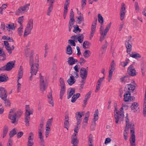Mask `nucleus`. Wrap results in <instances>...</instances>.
Wrapping results in <instances>:
<instances>
[{
  "instance_id": "19",
  "label": "nucleus",
  "mask_w": 146,
  "mask_h": 146,
  "mask_svg": "<svg viewBox=\"0 0 146 146\" xmlns=\"http://www.w3.org/2000/svg\"><path fill=\"white\" fill-rule=\"evenodd\" d=\"M47 98L48 99V103L52 105V106H54V103L53 102V101L52 100V90H51L50 93L48 94L47 95Z\"/></svg>"
},
{
  "instance_id": "62",
  "label": "nucleus",
  "mask_w": 146,
  "mask_h": 146,
  "mask_svg": "<svg viewBox=\"0 0 146 146\" xmlns=\"http://www.w3.org/2000/svg\"><path fill=\"white\" fill-rule=\"evenodd\" d=\"M43 131L41 129H39V131H38L39 135L38 138L39 139L43 138V136L42 135Z\"/></svg>"
},
{
  "instance_id": "13",
  "label": "nucleus",
  "mask_w": 146,
  "mask_h": 146,
  "mask_svg": "<svg viewBox=\"0 0 146 146\" xmlns=\"http://www.w3.org/2000/svg\"><path fill=\"white\" fill-rule=\"evenodd\" d=\"M84 112H77L75 113V117L77 120V123H78V126L80 124L82 121V117L84 115Z\"/></svg>"
},
{
  "instance_id": "32",
  "label": "nucleus",
  "mask_w": 146,
  "mask_h": 146,
  "mask_svg": "<svg viewBox=\"0 0 146 146\" xmlns=\"http://www.w3.org/2000/svg\"><path fill=\"white\" fill-rule=\"evenodd\" d=\"M8 130V127L7 125H5L3 127V137H4L6 135Z\"/></svg>"
},
{
  "instance_id": "29",
  "label": "nucleus",
  "mask_w": 146,
  "mask_h": 146,
  "mask_svg": "<svg viewBox=\"0 0 146 146\" xmlns=\"http://www.w3.org/2000/svg\"><path fill=\"white\" fill-rule=\"evenodd\" d=\"M91 53L89 50H86L83 53V55L85 58H87L90 55Z\"/></svg>"
},
{
  "instance_id": "12",
  "label": "nucleus",
  "mask_w": 146,
  "mask_h": 146,
  "mask_svg": "<svg viewBox=\"0 0 146 146\" xmlns=\"http://www.w3.org/2000/svg\"><path fill=\"white\" fill-rule=\"evenodd\" d=\"M131 92L129 91H127L124 96V100L125 102H127L129 101H131L133 100L135 98L131 96Z\"/></svg>"
},
{
  "instance_id": "24",
  "label": "nucleus",
  "mask_w": 146,
  "mask_h": 146,
  "mask_svg": "<svg viewBox=\"0 0 146 146\" xmlns=\"http://www.w3.org/2000/svg\"><path fill=\"white\" fill-rule=\"evenodd\" d=\"M121 82L123 84L128 83L129 82V78L128 76H125L121 77L120 79Z\"/></svg>"
},
{
  "instance_id": "3",
  "label": "nucleus",
  "mask_w": 146,
  "mask_h": 146,
  "mask_svg": "<svg viewBox=\"0 0 146 146\" xmlns=\"http://www.w3.org/2000/svg\"><path fill=\"white\" fill-rule=\"evenodd\" d=\"M25 122L26 126H29L30 119V116L33 114V110L32 109L30 108L29 106V105H26L25 106Z\"/></svg>"
},
{
  "instance_id": "9",
  "label": "nucleus",
  "mask_w": 146,
  "mask_h": 146,
  "mask_svg": "<svg viewBox=\"0 0 146 146\" xmlns=\"http://www.w3.org/2000/svg\"><path fill=\"white\" fill-rule=\"evenodd\" d=\"M124 116L123 107L120 109V111L116 112V114H115L114 117L115 122L118 123L119 122V119L121 117H122Z\"/></svg>"
},
{
  "instance_id": "2",
  "label": "nucleus",
  "mask_w": 146,
  "mask_h": 146,
  "mask_svg": "<svg viewBox=\"0 0 146 146\" xmlns=\"http://www.w3.org/2000/svg\"><path fill=\"white\" fill-rule=\"evenodd\" d=\"M33 59V56H30L29 60V64L31 66L30 72L32 75H36L38 71L39 65L37 63H36V62H38V61H36L34 63Z\"/></svg>"
},
{
  "instance_id": "49",
  "label": "nucleus",
  "mask_w": 146,
  "mask_h": 146,
  "mask_svg": "<svg viewBox=\"0 0 146 146\" xmlns=\"http://www.w3.org/2000/svg\"><path fill=\"white\" fill-rule=\"evenodd\" d=\"M114 70H112L110 69L109 70V76H108V81L110 82L112 76L113 75V72Z\"/></svg>"
},
{
  "instance_id": "28",
  "label": "nucleus",
  "mask_w": 146,
  "mask_h": 146,
  "mask_svg": "<svg viewBox=\"0 0 146 146\" xmlns=\"http://www.w3.org/2000/svg\"><path fill=\"white\" fill-rule=\"evenodd\" d=\"M30 5V4L29 3L26 4L24 6L21 7V8L24 13L27 12L29 9Z\"/></svg>"
},
{
  "instance_id": "22",
  "label": "nucleus",
  "mask_w": 146,
  "mask_h": 146,
  "mask_svg": "<svg viewBox=\"0 0 146 146\" xmlns=\"http://www.w3.org/2000/svg\"><path fill=\"white\" fill-rule=\"evenodd\" d=\"M98 109H97L95 110L94 115V118L93 119V121H94V126H95L96 125V121L98 119Z\"/></svg>"
},
{
  "instance_id": "18",
  "label": "nucleus",
  "mask_w": 146,
  "mask_h": 146,
  "mask_svg": "<svg viewBox=\"0 0 146 146\" xmlns=\"http://www.w3.org/2000/svg\"><path fill=\"white\" fill-rule=\"evenodd\" d=\"M135 89V86L131 84H127L125 88V90H128L129 91L133 92Z\"/></svg>"
},
{
  "instance_id": "33",
  "label": "nucleus",
  "mask_w": 146,
  "mask_h": 146,
  "mask_svg": "<svg viewBox=\"0 0 146 146\" xmlns=\"http://www.w3.org/2000/svg\"><path fill=\"white\" fill-rule=\"evenodd\" d=\"M129 62V60L128 58H127L125 60V61L122 62H121V65L122 67H125L127 65Z\"/></svg>"
},
{
  "instance_id": "43",
  "label": "nucleus",
  "mask_w": 146,
  "mask_h": 146,
  "mask_svg": "<svg viewBox=\"0 0 146 146\" xmlns=\"http://www.w3.org/2000/svg\"><path fill=\"white\" fill-rule=\"evenodd\" d=\"M65 88H61L60 94V98L62 99L63 96L65 93Z\"/></svg>"
},
{
  "instance_id": "35",
  "label": "nucleus",
  "mask_w": 146,
  "mask_h": 146,
  "mask_svg": "<svg viewBox=\"0 0 146 146\" xmlns=\"http://www.w3.org/2000/svg\"><path fill=\"white\" fill-rule=\"evenodd\" d=\"M17 133V129L14 128L11 131L9 134L10 138H11V137H13Z\"/></svg>"
},
{
  "instance_id": "55",
  "label": "nucleus",
  "mask_w": 146,
  "mask_h": 146,
  "mask_svg": "<svg viewBox=\"0 0 146 146\" xmlns=\"http://www.w3.org/2000/svg\"><path fill=\"white\" fill-rule=\"evenodd\" d=\"M78 140L77 139L76 137H72L71 143L72 144H77L78 142Z\"/></svg>"
},
{
  "instance_id": "5",
  "label": "nucleus",
  "mask_w": 146,
  "mask_h": 146,
  "mask_svg": "<svg viewBox=\"0 0 146 146\" xmlns=\"http://www.w3.org/2000/svg\"><path fill=\"white\" fill-rule=\"evenodd\" d=\"M53 119H48L46 123V125L45 131V132L46 137L47 138L48 136V134L51 131V127Z\"/></svg>"
},
{
  "instance_id": "51",
  "label": "nucleus",
  "mask_w": 146,
  "mask_h": 146,
  "mask_svg": "<svg viewBox=\"0 0 146 146\" xmlns=\"http://www.w3.org/2000/svg\"><path fill=\"white\" fill-rule=\"evenodd\" d=\"M23 20L24 18L23 16L20 17L18 18L17 22L20 25V26H21V25H23L22 23L23 22Z\"/></svg>"
},
{
  "instance_id": "48",
  "label": "nucleus",
  "mask_w": 146,
  "mask_h": 146,
  "mask_svg": "<svg viewBox=\"0 0 146 146\" xmlns=\"http://www.w3.org/2000/svg\"><path fill=\"white\" fill-rule=\"evenodd\" d=\"M128 129H129L125 128V129L123 132V135L124 136V139L125 140H127L128 134L127 131L128 130Z\"/></svg>"
},
{
  "instance_id": "56",
  "label": "nucleus",
  "mask_w": 146,
  "mask_h": 146,
  "mask_svg": "<svg viewBox=\"0 0 146 146\" xmlns=\"http://www.w3.org/2000/svg\"><path fill=\"white\" fill-rule=\"evenodd\" d=\"M115 62L114 60H113L111 64V67L110 69L112 70H114L115 69Z\"/></svg>"
},
{
  "instance_id": "64",
  "label": "nucleus",
  "mask_w": 146,
  "mask_h": 146,
  "mask_svg": "<svg viewBox=\"0 0 146 146\" xmlns=\"http://www.w3.org/2000/svg\"><path fill=\"white\" fill-rule=\"evenodd\" d=\"M33 140H28L27 146H33L34 143Z\"/></svg>"
},
{
  "instance_id": "15",
  "label": "nucleus",
  "mask_w": 146,
  "mask_h": 146,
  "mask_svg": "<svg viewBox=\"0 0 146 146\" xmlns=\"http://www.w3.org/2000/svg\"><path fill=\"white\" fill-rule=\"evenodd\" d=\"M125 12V4L123 3H122L121 7L120 13V20L121 21H122L124 18Z\"/></svg>"
},
{
  "instance_id": "60",
  "label": "nucleus",
  "mask_w": 146,
  "mask_h": 146,
  "mask_svg": "<svg viewBox=\"0 0 146 146\" xmlns=\"http://www.w3.org/2000/svg\"><path fill=\"white\" fill-rule=\"evenodd\" d=\"M86 82V80H82L81 81V84H80V90H81L83 88L84 86V84Z\"/></svg>"
},
{
  "instance_id": "57",
  "label": "nucleus",
  "mask_w": 146,
  "mask_h": 146,
  "mask_svg": "<svg viewBox=\"0 0 146 146\" xmlns=\"http://www.w3.org/2000/svg\"><path fill=\"white\" fill-rule=\"evenodd\" d=\"M86 62V60L84 58H80L79 62L81 65H83Z\"/></svg>"
},
{
  "instance_id": "30",
  "label": "nucleus",
  "mask_w": 146,
  "mask_h": 146,
  "mask_svg": "<svg viewBox=\"0 0 146 146\" xmlns=\"http://www.w3.org/2000/svg\"><path fill=\"white\" fill-rule=\"evenodd\" d=\"M130 56L136 59L140 58L141 57V55L138 53H134L130 54Z\"/></svg>"
},
{
  "instance_id": "10",
  "label": "nucleus",
  "mask_w": 146,
  "mask_h": 146,
  "mask_svg": "<svg viewBox=\"0 0 146 146\" xmlns=\"http://www.w3.org/2000/svg\"><path fill=\"white\" fill-rule=\"evenodd\" d=\"M88 75V70L84 68H81L80 72V75L82 80H86Z\"/></svg>"
},
{
  "instance_id": "20",
  "label": "nucleus",
  "mask_w": 146,
  "mask_h": 146,
  "mask_svg": "<svg viewBox=\"0 0 146 146\" xmlns=\"http://www.w3.org/2000/svg\"><path fill=\"white\" fill-rule=\"evenodd\" d=\"M67 62L68 64L70 65L74 64L75 62H78L76 59L72 57H69L68 59Z\"/></svg>"
},
{
  "instance_id": "58",
  "label": "nucleus",
  "mask_w": 146,
  "mask_h": 146,
  "mask_svg": "<svg viewBox=\"0 0 146 146\" xmlns=\"http://www.w3.org/2000/svg\"><path fill=\"white\" fill-rule=\"evenodd\" d=\"M92 139L90 135V136L88 139V145L89 146H93L92 144Z\"/></svg>"
},
{
  "instance_id": "14",
  "label": "nucleus",
  "mask_w": 146,
  "mask_h": 146,
  "mask_svg": "<svg viewBox=\"0 0 146 146\" xmlns=\"http://www.w3.org/2000/svg\"><path fill=\"white\" fill-rule=\"evenodd\" d=\"M7 96V91L3 88L0 87V97L2 100H5Z\"/></svg>"
},
{
  "instance_id": "8",
  "label": "nucleus",
  "mask_w": 146,
  "mask_h": 146,
  "mask_svg": "<svg viewBox=\"0 0 146 146\" xmlns=\"http://www.w3.org/2000/svg\"><path fill=\"white\" fill-rule=\"evenodd\" d=\"M132 39L131 36H129L125 42V44L127 49V52H130L132 50L131 43Z\"/></svg>"
},
{
  "instance_id": "45",
  "label": "nucleus",
  "mask_w": 146,
  "mask_h": 146,
  "mask_svg": "<svg viewBox=\"0 0 146 146\" xmlns=\"http://www.w3.org/2000/svg\"><path fill=\"white\" fill-rule=\"evenodd\" d=\"M78 73V72L75 71L72 72L71 76L72 77L74 78H77L79 76V75Z\"/></svg>"
},
{
  "instance_id": "50",
  "label": "nucleus",
  "mask_w": 146,
  "mask_h": 146,
  "mask_svg": "<svg viewBox=\"0 0 146 146\" xmlns=\"http://www.w3.org/2000/svg\"><path fill=\"white\" fill-rule=\"evenodd\" d=\"M111 23H110L108 24L105 29V30L104 31V33H105V34H107V33L109 31V29L110 28L111 26Z\"/></svg>"
},
{
  "instance_id": "6",
  "label": "nucleus",
  "mask_w": 146,
  "mask_h": 146,
  "mask_svg": "<svg viewBox=\"0 0 146 146\" xmlns=\"http://www.w3.org/2000/svg\"><path fill=\"white\" fill-rule=\"evenodd\" d=\"M15 62L13 61H10L8 62L5 66L2 67L0 70L2 71H10L14 66Z\"/></svg>"
},
{
  "instance_id": "21",
  "label": "nucleus",
  "mask_w": 146,
  "mask_h": 146,
  "mask_svg": "<svg viewBox=\"0 0 146 146\" xmlns=\"http://www.w3.org/2000/svg\"><path fill=\"white\" fill-rule=\"evenodd\" d=\"M55 0H54L52 3H51L49 1H47L48 3L50 4L47 13V15H48L49 16L50 15V13L52 10L53 3L54 2Z\"/></svg>"
},
{
  "instance_id": "37",
  "label": "nucleus",
  "mask_w": 146,
  "mask_h": 146,
  "mask_svg": "<svg viewBox=\"0 0 146 146\" xmlns=\"http://www.w3.org/2000/svg\"><path fill=\"white\" fill-rule=\"evenodd\" d=\"M90 45V43L88 41H85L83 44V47L84 48L86 49L88 48L89 46Z\"/></svg>"
},
{
  "instance_id": "59",
  "label": "nucleus",
  "mask_w": 146,
  "mask_h": 146,
  "mask_svg": "<svg viewBox=\"0 0 146 146\" xmlns=\"http://www.w3.org/2000/svg\"><path fill=\"white\" fill-rule=\"evenodd\" d=\"M98 21H99V22L101 23H102L103 22V17L99 14H98Z\"/></svg>"
},
{
  "instance_id": "39",
  "label": "nucleus",
  "mask_w": 146,
  "mask_h": 146,
  "mask_svg": "<svg viewBox=\"0 0 146 146\" xmlns=\"http://www.w3.org/2000/svg\"><path fill=\"white\" fill-rule=\"evenodd\" d=\"M21 7H19L16 11L15 14L16 15H19L23 14L24 13Z\"/></svg>"
},
{
  "instance_id": "52",
  "label": "nucleus",
  "mask_w": 146,
  "mask_h": 146,
  "mask_svg": "<svg viewBox=\"0 0 146 146\" xmlns=\"http://www.w3.org/2000/svg\"><path fill=\"white\" fill-rule=\"evenodd\" d=\"M73 27L74 28V29L73 31V32L74 33H76V32L77 31H79V32H80L81 31V29L79 28L78 26L77 25H74L73 26Z\"/></svg>"
},
{
  "instance_id": "16",
  "label": "nucleus",
  "mask_w": 146,
  "mask_h": 146,
  "mask_svg": "<svg viewBox=\"0 0 146 146\" xmlns=\"http://www.w3.org/2000/svg\"><path fill=\"white\" fill-rule=\"evenodd\" d=\"M127 72L129 75L132 76H134L136 75L135 70L131 65L128 68Z\"/></svg>"
},
{
  "instance_id": "42",
  "label": "nucleus",
  "mask_w": 146,
  "mask_h": 146,
  "mask_svg": "<svg viewBox=\"0 0 146 146\" xmlns=\"http://www.w3.org/2000/svg\"><path fill=\"white\" fill-rule=\"evenodd\" d=\"M5 101V105L6 107H9L11 106L10 101L9 99L6 98L5 100H3Z\"/></svg>"
},
{
  "instance_id": "27",
  "label": "nucleus",
  "mask_w": 146,
  "mask_h": 146,
  "mask_svg": "<svg viewBox=\"0 0 146 146\" xmlns=\"http://www.w3.org/2000/svg\"><path fill=\"white\" fill-rule=\"evenodd\" d=\"M66 52L67 54L69 55H71L72 54V48L70 45L67 46Z\"/></svg>"
},
{
  "instance_id": "17",
  "label": "nucleus",
  "mask_w": 146,
  "mask_h": 146,
  "mask_svg": "<svg viewBox=\"0 0 146 146\" xmlns=\"http://www.w3.org/2000/svg\"><path fill=\"white\" fill-rule=\"evenodd\" d=\"M131 107L132 110L135 113H137L139 111L138 105L137 102H134L132 103Z\"/></svg>"
},
{
  "instance_id": "46",
  "label": "nucleus",
  "mask_w": 146,
  "mask_h": 146,
  "mask_svg": "<svg viewBox=\"0 0 146 146\" xmlns=\"http://www.w3.org/2000/svg\"><path fill=\"white\" fill-rule=\"evenodd\" d=\"M100 34L101 35V36L100 37V41L102 42L105 38V36L106 34L105 35V33H104V31H101L100 32Z\"/></svg>"
},
{
  "instance_id": "54",
  "label": "nucleus",
  "mask_w": 146,
  "mask_h": 146,
  "mask_svg": "<svg viewBox=\"0 0 146 146\" xmlns=\"http://www.w3.org/2000/svg\"><path fill=\"white\" fill-rule=\"evenodd\" d=\"M21 88V84L19 83V80H17V93H19Z\"/></svg>"
},
{
  "instance_id": "25",
  "label": "nucleus",
  "mask_w": 146,
  "mask_h": 146,
  "mask_svg": "<svg viewBox=\"0 0 146 146\" xmlns=\"http://www.w3.org/2000/svg\"><path fill=\"white\" fill-rule=\"evenodd\" d=\"M131 140H130V143L131 146H135V135L134 134H133L131 135Z\"/></svg>"
},
{
  "instance_id": "26",
  "label": "nucleus",
  "mask_w": 146,
  "mask_h": 146,
  "mask_svg": "<svg viewBox=\"0 0 146 146\" xmlns=\"http://www.w3.org/2000/svg\"><path fill=\"white\" fill-rule=\"evenodd\" d=\"M76 81V80L75 79L70 76L67 80V82L69 85H72L75 83Z\"/></svg>"
},
{
  "instance_id": "4",
  "label": "nucleus",
  "mask_w": 146,
  "mask_h": 146,
  "mask_svg": "<svg viewBox=\"0 0 146 146\" xmlns=\"http://www.w3.org/2000/svg\"><path fill=\"white\" fill-rule=\"evenodd\" d=\"M33 20L32 19H30L25 30L24 35V36H26L30 34L31 31L33 28Z\"/></svg>"
},
{
  "instance_id": "47",
  "label": "nucleus",
  "mask_w": 146,
  "mask_h": 146,
  "mask_svg": "<svg viewBox=\"0 0 146 146\" xmlns=\"http://www.w3.org/2000/svg\"><path fill=\"white\" fill-rule=\"evenodd\" d=\"M59 81L61 88H65V84L63 79L62 78H60Z\"/></svg>"
},
{
  "instance_id": "7",
  "label": "nucleus",
  "mask_w": 146,
  "mask_h": 146,
  "mask_svg": "<svg viewBox=\"0 0 146 146\" xmlns=\"http://www.w3.org/2000/svg\"><path fill=\"white\" fill-rule=\"evenodd\" d=\"M40 88L41 91L43 92L46 90L47 84L46 81L43 80V77L42 76H40Z\"/></svg>"
},
{
  "instance_id": "31",
  "label": "nucleus",
  "mask_w": 146,
  "mask_h": 146,
  "mask_svg": "<svg viewBox=\"0 0 146 146\" xmlns=\"http://www.w3.org/2000/svg\"><path fill=\"white\" fill-rule=\"evenodd\" d=\"M128 114H126V117L125 118V120L126 123V126L125 128L129 129V120L128 117Z\"/></svg>"
},
{
  "instance_id": "34",
  "label": "nucleus",
  "mask_w": 146,
  "mask_h": 146,
  "mask_svg": "<svg viewBox=\"0 0 146 146\" xmlns=\"http://www.w3.org/2000/svg\"><path fill=\"white\" fill-rule=\"evenodd\" d=\"M75 92V90L74 88H72L70 89V92L68 94V96H67V98L69 99L71 96H73Z\"/></svg>"
},
{
  "instance_id": "61",
  "label": "nucleus",
  "mask_w": 146,
  "mask_h": 146,
  "mask_svg": "<svg viewBox=\"0 0 146 146\" xmlns=\"http://www.w3.org/2000/svg\"><path fill=\"white\" fill-rule=\"evenodd\" d=\"M143 114L144 116H146V102H144Z\"/></svg>"
},
{
  "instance_id": "23",
  "label": "nucleus",
  "mask_w": 146,
  "mask_h": 146,
  "mask_svg": "<svg viewBox=\"0 0 146 146\" xmlns=\"http://www.w3.org/2000/svg\"><path fill=\"white\" fill-rule=\"evenodd\" d=\"M23 68L22 66H21L19 69V73L18 76V80H19L23 76Z\"/></svg>"
},
{
  "instance_id": "38",
  "label": "nucleus",
  "mask_w": 146,
  "mask_h": 146,
  "mask_svg": "<svg viewBox=\"0 0 146 146\" xmlns=\"http://www.w3.org/2000/svg\"><path fill=\"white\" fill-rule=\"evenodd\" d=\"M77 21L78 24L81 23L84 21V18L82 15L79 17H77Z\"/></svg>"
},
{
  "instance_id": "63",
  "label": "nucleus",
  "mask_w": 146,
  "mask_h": 146,
  "mask_svg": "<svg viewBox=\"0 0 146 146\" xmlns=\"http://www.w3.org/2000/svg\"><path fill=\"white\" fill-rule=\"evenodd\" d=\"M13 145V140L11 138H9L7 143V146H12Z\"/></svg>"
},
{
  "instance_id": "36",
  "label": "nucleus",
  "mask_w": 146,
  "mask_h": 146,
  "mask_svg": "<svg viewBox=\"0 0 146 146\" xmlns=\"http://www.w3.org/2000/svg\"><path fill=\"white\" fill-rule=\"evenodd\" d=\"M96 22L97 21H94L92 24V26L91 32L95 33L96 27Z\"/></svg>"
},
{
  "instance_id": "40",
  "label": "nucleus",
  "mask_w": 146,
  "mask_h": 146,
  "mask_svg": "<svg viewBox=\"0 0 146 146\" xmlns=\"http://www.w3.org/2000/svg\"><path fill=\"white\" fill-rule=\"evenodd\" d=\"M18 33L19 36H21L23 33V25H21L20 27L18 28Z\"/></svg>"
},
{
  "instance_id": "41",
  "label": "nucleus",
  "mask_w": 146,
  "mask_h": 146,
  "mask_svg": "<svg viewBox=\"0 0 146 146\" xmlns=\"http://www.w3.org/2000/svg\"><path fill=\"white\" fill-rule=\"evenodd\" d=\"M8 77H6L5 75H2L0 76V82H6L7 81V79Z\"/></svg>"
},
{
  "instance_id": "53",
  "label": "nucleus",
  "mask_w": 146,
  "mask_h": 146,
  "mask_svg": "<svg viewBox=\"0 0 146 146\" xmlns=\"http://www.w3.org/2000/svg\"><path fill=\"white\" fill-rule=\"evenodd\" d=\"M72 40L69 39L68 40V43L71 46H75L76 45V44L75 42V41L74 39H72Z\"/></svg>"
},
{
  "instance_id": "44",
  "label": "nucleus",
  "mask_w": 146,
  "mask_h": 146,
  "mask_svg": "<svg viewBox=\"0 0 146 146\" xmlns=\"http://www.w3.org/2000/svg\"><path fill=\"white\" fill-rule=\"evenodd\" d=\"M7 26H6L7 28V30L8 31H10V29L13 30H14L15 29V27L13 24L12 25L8 24L7 25Z\"/></svg>"
},
{
  "instance_id": "1",
  "label": "nucleus",
  "mask_w": 146,
  "mask_h": 146,
  "mask_svg": "<svg viewBox=\"0 0 146 146\" xmlns=\"http://www.w3.org/2000/svg\"><path fill=\"white\" fill-rule=\"evenodd\" d=\"M23 112L20 110L16 111L14 109H11L10 110L8 116V118L10 119L13 123H15L16 119L19 118L22 114Z\"/></svg>"
},
{
  "instance_id": "11",
  "label": "nucleus",
  "mask_w": 146,
  "mask_h": 146,
  "mask_svg": "<svg viewBox=\"0 0 146 146\" xmlns=\"http://www.w3.org/2000/svg\"><path fill=\"white\" fill-rule=\"evenodd\" d=\"M84 36L82 34H79L76 35L72 36L71 38V39H74L75 42L77 40L80 43H82L83 41Z\"/></svg>"
}]
</instances>
